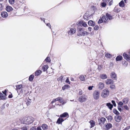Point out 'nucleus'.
Returning a JSON list of instances; mask_svg holds the SVG:
<instances>
[{
  "instance_id": "5fc2aeb1",
  "label": "nucleus",
  "mask_w": 130,
  "mask_h": 130,
  "mask_svg": "<svg viewBox=\"0 0 130 130\" xmlns=\"http://www.w3.org/2000/svg\"><path fill=\"white\" fill-rule=\"evenodd\" d=\"M66 83H68L69 84H70V83L69 81V79L68 78H67V79H66Z\"/></svg>"
},
{
  "instance_id": "e433bc0d",
  "label": "nucleus",
  "mask_w": 130,
  "mask_h": 130,
  "mask_svg": "<svg viewBox=\"0 0 130 130\" xmlns=\"http://www.w3.org/2000/svg\"><path fill=\"white\" fill-rule=\"evenodd\" d=\"M113 112L117 115H118L119 114L118 111L116 109H114L113 110Z\"/></svg>"
},
{
  "instance_id": "4c0bfd02",
  "label": "nucleus",
  "mask_w": 130,
  "mask_h": 130,
  "mask_svg": "<svg viewBox=\"0 0 130 130\" xmlns=\"http://www.w3.org/2000/svg\"><path fill=\"white\" fill-rule=\"evenodd\" d=\"M105 57L108 58H110L112 57V55L109 53H107L105 54Z\"/></svg>"
},
{
  "instance_id": "a19ab883",
  "label": "nucleus",
  "mask_w": 130,
  "mask_h": 130,
  "mask_svg": "<svg viewBox=\"0 0 130 130\" xmlns=\"http://www.w3.org/2000/svg\"><path fill=\"white\" fill-rule=\"evenodd\" d=\"M80 79L82 81H84L85 80V77L83 75H81L80 77Z\"/></svg>"
},
{
  "instance_id": "8fccbe9b",
  "label": "nucleus",
  "mask_w": 130,
  "mask_h": 130,
  "mask_svg": "<svg viewBox=\"0 0 130 130\" xmlns=\"http://www.w3.org/2000/svg\"><path fill=\"white\" fill-rule=\"evenodd\" d=\"M30 101H28L26 103V104L27 106H29L30 104L31 103V100H30Z\"/></svg>"
},
{
  "instance_id": "0eeeda50",
  "label": "nucleus",
  "mask_w": 130,
  "mask_h": 130,
  "mask_svg": "<svg viewBox=\"0 0 130 130\" xmlns=\"http://www.w3.org/2000/svg\"><path fill=\"white\" fill-rule=\"evenodd\" d=\"M86 99L85 98V95H83L79 97V101L81 102H83L86 101Z\"/></svg>"
},
{
  "instance_id": "49530a36",
  "label": "nucleus",
  "mask_w": 130,
  "mask_h": 130,
  "mask_svg": "<svg viewBox=\"0 0 130 130\" xmlns=\"http://www.w3.org/2000/svg\"><path fill=\"white\" fill-rule=\"evenodd\" d=\"M99 28V26L98 25H96L94 27V29L95 30H97Z\"/></svg>"
},
{
  "instance_id": "864d4df0",
  "label": "nucleus",
  "mask_w": 130,
  "mask_h": 130,
  "mask_svg": "<svg viewBox=\"0 0 130 130\" xmlns=\"http://www.w3.org/2000/svg\"><path fill=\"white\" fill-rule=\"evenodd\" d=\"M93 87V86H89L88 87V89L89 90H91L92 89V88Z\"/></svg>"
},
{
  "instance_id": "412c9836",
  "label": "nucleus",
  "mask_w": 130,
  "mask_h": 130,
  "mask_svg": "<svg viewBox=\"0 0 130 130\" xmlns=\"http://www.w3.org/2000/svg\"><path fill=\"white\" fill-rule=\"evenodd\" d=\"M123 59L122 56L121 55L117 56L116 58V60L117 61H120Z\"/></svg>"
},
{
  "instance_id": "c756f323",
  "label": "nucleus",
  "mask_w": 130,
  "mask_h": 130,
  "mask_svg": "<svg viewBox=\"0 0 130 130\" xmlns=\"http://www.w3.org/2000/svg\"><path fill=\"white\" fill-rule=\"evenodd\" d=\"M41 127L44 130L47 129L48 127L47 125L45 124H43L41 126Z\"/></svg>"
},
{
  "instance_id": "9b49d317",
  "label": "nucleus",
  "mask_w": 130,
  "mask_h": 130,
  "mask_svg": "<svg viewBox=\"0 0 130 130\" xmlns=\"http://www.w3.org/2000/svg\"><path fill=\"white\" fill-rule=\"evenodd\" d=\"M1 15L3 18H6L8 16V14L6 12H2Z\"/></svg>"
},
{
  "instance_id": "cd10ccee",
  "label": "nucleus",
  "mask_w": 130,
  "mask_h": 130,
  "mask_svg": "<svg viewBox=\"0 0 130 130\" xmlns=\"http://www.w3.org/2000/svg\"><path fill=\"white\" fill-rule=\"evenodd\" d=\"M106 118L107 119L108 121H109L110 122H111V121L113 119L112 117L110 115H109L108 116L106 117Z\"/></svg>"
},
{
  "instance_id": "f257e3e1",
  "label": "nucleus",
  "mask_w": 130,
  "mask_h": 130,
  "mask_svg": "<svg viewBox=\"0 0 130 130\" xmlns=\"http://www.w3.org/2000/svg\"><path fill=\"white\" fill-rule=\"evenodd\" d=\"M112 19V17L110 14L106 13V15H103L101 19L100 18L98 21V24H100L103 23V19L104 20V22L106 23L107 22L108 20H111Z\"/></svg>"
},
{
  "instance_id": "79ce46f5",
  "label": "nucleus",
  "mask_w": 130,
  "mask_h": 130,
  "mask_svg": "<svg viewBox=\"0 0 130 130\" xmlns=\"http://www.w3.org/2000/svg\"><path fill=\"white\" fill-rule=\"evenodd\" d=\"M9 1L11 4H13L14 3L15 0H9Z\"/></svg>"
},
{
  "instance_id": "de8ad7c7",
  "label": "nucleus",
  "mask_w": 130,
  "mask_h": 130,
  "mask_svg": "<svg viewBox=\"0 0 130 130\" xmlns=\"http://www.w3.org/2000/svg\"><path fill=\"white\" fill-rule=\"evenodd\" d=\"M118 105L119 106H120V107H122V106L123 105V103L122 102L120 101L118 103Z\"/></svg>"
},
{
  "instance_id": "37998d69",
  "label": "nucleus",
  "mask_w": 130,
  "mask_h": 130,
  "mask_svg": "<svg viewBox=\"0 0 130 130\" xmlns=\"http://www.w3.org/2000/svg\"><path fill=\"white\" fill-rule=\"evenodd\" d=\"M106 6V4L104 2L102 3H101V6L102 7H105Z\"/></svg>"
},
{
  "instance_id": "393cba45",
  "label": "nucleus",
  "mask_w": 130,
  "mask_h": 130,
  "mask_svg": "<svg viewBox=\"0 0 130 130\" xmlns=\"http://www.w3.org/2000/svg\"><path fill=\"white\" fill-rule=\"evenodd\" d=\"M42 71L40 70H37L35 72V75L36 76H38L41 73Z\"/></svg>"
},
{
  "instance_id": "6e6d98bb",
  "label": "nucleus",
  "mask_w": 130,
  "mask_h": 130,
  "mask_svg": "<svg viewBox=\"0 0 130 130\" xmlns=\"http://www.w3.org/2000/svg\"><path fill=\"white\" fill-rule=\"evenodd\" d=\"M2 92L5 95H6L7 90L6 89L4 91H3Z\"/></svg>"
},
{
  "instance_id": "20e7f679",
  "label": "nucleus",
  "mask_w": 130,
  "mask_h": 130,
  "mask_svg": "<svg viewBox=\"0 0 130 130\" xmlns=\"http://www.w3.org/2000/svg\"><path fill=\"white\" fill-rule=\"evenodd\" d=\"M100 92L98 90H95L93 92V95L94 99L95 100H97L99 98Z\"/></svg>"
},
{
  "instance_id": "f03ea898",
  "label": "nucleus",
  "mask_w": 130,
  "mask_h": 130,
  "mask_svg": "<svg viewBox=\"0 0 130 130\" xmlns=\"http://www.w3.org/2000/svg\"><path fill=\"white\" fill-rule=\"evenodd\" d=\"M33 122V118L31 117H26L24 121V124H29Z\"/></svg>"
},
{
  "instance_id": "dca6fc26",
  "label": "nucleus",
  "mask_w": 130,
  "mask_h": 130,
  "mask_svg": "<svg viewBox=\"0 0 130 130\" xmlns=\"http://www.w3.org/2000/svg\"><path fill=\"white\" fill-rule=\"evenodd\" d=\"M115 116V121L117 122H119L121 120V116H117L116 117Z\"/></svg>"
},
{
  "instance_id": "13d9d810",
  "label": "nucleus",
  "mask_w": 130,
  "mask_h": 130,
  "mask_svg": "<svg viewBox=\"0 0 130 130\" xmlns=\"http://www.w3.org/2000/svg\"><path fill=\"white\" fill-rule=\"evenodd\" d=\"M130 128V126H128L123 129V130H128Z\"/></svg>"
},
{
  "instance_id": "2eb2a0df",
  "label": "nucleus",
  "mask_w": 130,
  "mask_h": 130,
  "mask_svg": "<svg viewBox=\"0 0 130 130\" xmlns=\"http://www.w3.org/2000/svg\"><path fill=\"white\" fill-rule=\"evenodd\" d=\"M13 9L11 6H8L6 7V10L8 12H10L12 11Z\"/></svg>"
},
{
  "instance_id": "39448f33",
  "label": "nucleus",
  "mask_w": 130,
  "mask_h": 130,
  "mask_svg": "<svg viewBox=\"0 0 130 130\" xmlns=\"http://www.w3.org/2000/svg\"><path fill=\"white\" fill-rule=\"evenodd\" d=\"M106 121V119L104 117L101 118L100 119L98 120L99 124L102 125L104 124L105 122Z\"/></svg>"
},
{
  "instance_id": "c03bdc74",
  "label": "nucleus",
  "mask_w": 130,
  "mask_h": 130,
  "mask_svg": "<svg viewBox=\"0 0 130 130\" xmlns=\"http://www.w3.org/2000/svg\"><path fill=\"white\" fill-rule=\"evenodd\" d=\"M110 88L112 89H115V86L114 85H111L110 86Z\"/></svg>"
},
{
  "instance_id": "b1692460",
  "label": "nucleus",
  "mask_w": 130,
  "mask_h": 130,
  "mask_svg": "<svg viewBox=\"0 0 130 130\" xmlns=\"http://www.w3.org/2000/svg\"><path fill=\"white\" fill-rule=\"evenodd\" d=\"M119 6L121 7H124L125 4L123 0L121 1L119 3Z\"/></svg>"
},
{
  "instance_id": "338daca9",
  "label": "nucleus",
  "mask_w": 130,
  "mask_h": 130,
  "mask_svg": "<svg viewBox=\"0 0 130 130\" xmlns=\"http://www.w3.org/2000/svg\"><path fill=\"white\" fill-rule=\"evenodd\" d=\"M123 64H124L125 65H126V66H127V65L128 64V63L126 61H125L124 63Z\"/></svg>"
},
{
  "instance_id": "4468645a",
  "label": "nucleus",
  "mask_w": 130,
  "mask_h": 130,
  "mask_svg": "<svg viewBox=\"0 0 130 130\" xmlns=\"http://www.w3.org/2000/svg\"><path fill=\"white\" fill-rule=\"evenodd\" d=\"M87 32L86 31H84L82 32H80L78 34V36H85L86 34L87 35Z\"/></svg>"
},
{
  "instance_id": "5701e85b",
  "label": "nucleus",
  "mask_w": 130,
  "mask_h": 130,
  "mask_svg": "<svg viewBox=\"0 0 130 130\" xmlns=\"http://www.w3.org/2000/svg\"><path fill=\"white\" fill-rule=\"evenodd\" d=\"M89 123H90V124L91 125V128L93 127L95 125V122L93 120H91L89 122Z\"/></svg>"
},
{
  "instance_id": "473e14b6",
  "label": "nucleus",
  "mask_w": 130,
  "mask_h": 130,
  "mask_svg": "<svg viewBox=\"0 0 130 130\" xmlns=\"http://www.w3.org/2000/svg\"><path fill=\"white\" fill-rule=\"evenodd\" d=\"M0 97L2 99L5 100L6 99V97L5 95L2 94L1 93H0Z\"/></svg>"
},
{
  "instance_id": "f8f14e48",
  "label": "nucleus",
  "mask_w": 130,
  "mask_h": 130,
  "mask_svg": "<svg viewBox=\"0 0 130 130\" xmlns=\"http://www.w3.org/2000/svg\"><path fill=\"white\" fill-rule=\"evenodd\" d=\"M106 83L108 85L112 84L113 83L114 81L112 79H108L106 80Z\"/></svg>"
},
{
  "instance_id": "423d86ee",
  "label": "nucleus",
  "mask_w": 130,
  "mask_h": 130,
  "mask_svg": "<svg viewBox=\"0 0 130 130\" xmlns=\"http://www.w3.org/2000/svg\"><path fill=\"white\" fill-rule=\"evenodd\" d=\"M104 85L103 83L100 82L97 86V87L99 89L102 90L104 88Z\"/></svg>"
},
{
  "instance_id": "bb28decb",
  "label": "nucleus",
  "mask_w": 130,
  "mask_h": 130,
  "mask_svg": "<svg viewBox=\"0 0 130 130\" xmlns=\"http://www.w3.org/2000/svg\"><path fill=\"white\" fill-rule=\"evenodd\" d=\"M107 76L106 74H101L100 76V78L103 79H105L107 78Z\"/></svg>"
},
{
  "instance_id": "e2e57ef3",
  "label": "nucleus",
  "mask_w": 130,
  "mask_h": 130,
  "mask_svg": "<svg viewBox=\"0 0 130 130\" xmlns=\"http://www.w3.org/2000/svg\"><path fill=\"white\" fill-rule=\"evenodd\" d=\"M5 107V106L4 105H3L1 107V109L2 110H3L4 109Z\"/></svg>"
},
{
  "instance_id": "9d476101",
  "label": "nucleus",
  "mask_w": 130,
  "mask_h": 130,
  "mask_svg": "<svg viewBox=\"0 0 130 130\" xmlns=\"http://www.w3.org/2000/svg\"><path fill=\"white\" fill-rule=\"evenodd\" d=\"M123 55L124 58L127 61H129L130 60V57L125 53H124L123 54Z\"/></svg>"
},
{
  "instance_id": "58836bf2",
  "label": "nucleus",
  "mask_w": 130,
  "mask_h": 130,
  "mask_svg": "<svg viewBox=\"0 0 130 130\" xmlns=\"http://www.w3.org/2000/svg\"><path fill=\"white\" fill-rule=\"evenodd\" d=\"M60 99H60L59 102H60L61 103H62V105H64L66 103L64 102V101L63 99L61 98Z\"/></svg>"
},
{
  "instance_id": "4d7b16f0",
  "label": "nucleus",
  "mask_w": 130,
  "mask_h": 130,
  "mask_svg": "<svg viewBox=\"0 0 130 130\" xmlns=\"http://www.w3.org/2000/svg\"><path fill=\"white\" fill-rule=\"evenodd\" d=\"M60 98H60V97H58V98H56V99H55V101H59L60 99H61Z\"/></svg>"
},
{
  "instance_id": "a211bd4d",
  "label": "nucleus",
  "mask_w": 130,
  "mask_h": 130,
  "mask_svg": "<svg viewBox=\"0 0 130 130\" xmlns=\"http://www.w3.org/2000/svg\"><path fill=\"white\" fill-rule=\"evenodd\" d=\"M79 25H82L84 27H86L87 26V24L86 23L83 21H79L78 23Z\"/></svg>"
},
{
  "instance_id": "1a4fd4ad",
  "label": "nucleus",
  "mask_w": 130,
  "mask_h": 130,
  "mask_svg": "<svg viewBox=\"0 0 130 130\" xmlns=\"http://www.w3.org/2000/svg\"><path fill=\"white\" fill-rule=\"evenodd\" d=\"M76 32V29L74 28H71L70 31H69L68 32V34L69 35H72L74 34Z\"/></svg>"
},
{
  "instance_id": "6e6552de",
  "label": "nucleus",
  "mask_w": 130,
  "mask_h": 130,
  "mask_svg": "<svg viewBox=\"0 0 130 130\" xmlns=\"http://www.w3.org/2000/svg\"><path fill=\"white\" fill-rule=\"evenodd\" d=\"M111 78L113 80H116L117 75L114 72H112L110 74Z\"/></svg>"
},
{
  "instance_id": "7ed1b4c3",
  "label": "nucleus",
  "mask_w": 130,
  "mask_h": 130,
  "mask_svg": "<svg viewBox=\"0 0 130 130\" xmlns=\"http://www.w3.org/2000/svg\"><path fill=\"white\" fill-rule=\"evenodd\" d=\"M109 91L107 88L103 90L101 93V96L103 98L107 97L109 95Z\"/></svg>"
},
{
  "instance_id": "603ef678",
  "label": "nucleus",
  "mask_w": 130,
  "mask_h": 130,
  "mask_svg": "<svg viewBox=\"0 0 130 130\" xmlns=\"http://www.w3.org/2000/svg\"><path fill=\"white\" fill-rule=\"evenodd\" d=\"M121 107H120V106H118V110L120 111H122V110Z\"/></svg>"
},
{
  "instance_id": "a18cd8bd",
  "label": "nucleus",
  "mask_w": 130,
  "mask_h": 130,
  "mask_svg": "<svg viewBox=\"0 0 130 130\" xmlns=\"http://www.w3.org/2000/svg\"><path fill=\"white\" fill-rule=\"evenodd\" d=\"M111 102L113 104V106L114 107H116V103L115 101L114 100H112L111 101Z\"/></svg>"
},
{
  "instance_id": "69168bd1",
  "label": "nucleus",
  "mask_w": 130,
  "mask_h": 130,
  "mask_svg": "<svg viewBox=\"0 0 130 130\" xmlns=\"http://www.w3.org/2000/svg\"><path fill=\"white\" fill-rule=\"evenodd\" d=\"M37 130H42L40 126H38L37 128Z\"/></svg>"
},
{
  "instance_id": "ea45409f",
  "label": "nucleus",
  "mask_w": 130,
  "mask_h": 130,
  "mask_svg": "<svg viewBox=\"0 0 130 130\" xmlns=\"http://www.w3.org/2000/svg\"><path fill=\"white\" fill-rule=\"evenodd\" d=\"M113 11L114 12H119V9H118L116 7H115Z\"/></svg>"
},
{
  "instance_id": "f704fd0d",
  "label": "nucleus",
  "mask_w": 130,
  "mask_h": 130,
  "mask_svg": "<svg viewBox=\"0 0 130 130\" xmlns=\"http://www.w3.org/2000/svg\"><path fill=\"white\" fill-rule=\"evenodd\" d=\"M88 14L87 13H85L84 15V19L85 21H87L89 20V19H88Z\"/></svg>"
},
{
  "instance_id": "ddd939ff",
  "label": "nucleus",
  "mask_w": 130,
  "mask_h": 130,
  "mask_svg": "<svg viewBox=\"0 0 130 130\" xmlns=\"http://www.w3.org/2000/svg\"><path fill=\"white\" fill-rule=\"evenodd\" d=\"M112 127V125L110 123H107L105 126V127L106 128V129L107 130H108Z\"/></svg>"
},
{
  "instance_id": "72a5a7b5",
  "label": "nucleus",
  "mask_w": 130,
  "mask_h": 130,
  "mask_svg": "<svg viewBox=\"0 0 130 130\" xmlns=\"http://www.w3.org/2000/svg\"><path fill=\"white\" fill-rule=\"evenodd\" d=\"M45 61L46 62H50L51 60L50 57L48 56L45 59Z\"/></svg>"
},
{
  "instance_id": "f3484780",
  "label": "nucleus",
  "mask_w": 130,
  "mask_h": 130,
  "mask_svg": "<svg viewBox=\"0 0 130 130\" xmlns=\"http://www.w3.org/2000/svg\"><path fill=\"white\" fill-rule=\"evenodd\" d=\"M106 106H107L108 108L110 110L112 109L113 107V105L110 103H107Z\"/></svg>"
},
{
  "instance_id": "a878e982",
  "label": "nucleus",
  "mask_w": 130,
  "mask_h": 130,
  "mask_svg": "<svg viewBox=\"0 0 130 130\" xmlns=\"http://www.w3.org/2000/svg\"><path fill=\"white\" fill-rule=\"evenodd\" d=\"M67 116H69L68 113L67 112H65L62 114L60 115V117L61 118L65 117H67Z\"/></svg>"
},
{
  "instance_id": "09e8293b",
  "label": "nucleus",
  "mask_w": 130,
  "mask_h": 130,
  "mask_svg": "<svg viewBox=\"0 0 130 130\" xmlns=\"http://www.w3.org/2000/svg\"><path fill=\"white\" fill-rule=\"evenodd\" d=\"M63 77L62 76H61L59 78H57V80L58 81H62V80Z\"/></svg>"
},
{
  "instance_id": "aec40b11",
  "label": "nucleus",
  "mask_w": 130,
  "mask_h": 130,
  "mask_svg": "<svg viewBox=\"0 0 130 130\" xmlns=\"http://www.w3.org/2000/svg\"><path fill=\"white\" fill-rule=\"evenodd\" d=\"M48 65H44L42 67V68L43 70V71L44 72H45L46 71L47 69H48Z\"/></svg>"
},
{
  "instance_id": "7c9ffc66",
  "label": "nucleus",
  "mask_w": 130,
  "mask_h": 130,
  "mask_svg": "<svg viewBox=\"0 0 130 130\" xmlns=\"http://www.w3.org/2000/svg\"><path fill=\"white\" fill-rule=\"evenodd\" d=\"M34 77V76L33 74H31L30 75L29 77V81L31 82L32 81Z\"/></svg>"
},
{
  "instance_id": "4be33fe9",
  "label": "nucleus",
  "mask_w": 130,
  "mask_h": 130,
  "mask_svg": "<svg viewBox=\"0 0 130 130\" xmlns=\"http://www.w3.org/2000/svg\"><path fill=\"white\" fill-rule=\"evenodd\" d=\"M70 86L68 85H65L62 87V89L63 90H64L66 89H67L68 88H70Z\"/></svg>"
},
{
  "instance_id": "680f3d73",
  "label": "nucleus",
  "mask_w": 130,
  "mask_h": 130,
  "mask_svg": "<svg viewBox=\"0 0 130 130\" xmlns=\"http://www.w3.org/2000/svg\"><path fill=\"white\" fill-rule=\"evenodd\" d=\"M113 3V1H112V0L110 2H109V5H110V6L111 5L112 3Z\"/></svg>"
},
{
  "instance_id": "6ab92c4d",
  "label": "nucleus",
  "mask_w": 130,
  "mask_h": 130,
  "mask_svg": "<svg viewBox=\"0 0 130 130\" xmlns=\"http://www.w3.org/2000/svg\"><path fill=\"white\" fill-rule=\"evenodd\" d=\"M88 24L89 26H94L95 25V23L92 20H90L88 22Z\"/></svg>"
},
{
  "instance_id": "0e129e2a",
  "label": "nucleus",
  "mask_w": 130,
  "mask_h": 130,
  "mask_svg": "<svg viewBox=\"0 0 130 130\" xmlns=\"http://www.w3.org/2000/svg\"><path fill=\"white\" fill-rule=\"evenodd\" d=\"M2 5L0 4V10H2Z\"/></svg>"
},
{
  "instance_id": "c9c22d12",
  "label": "nucleus",
  "mask_w": 130,
  "mask_h": 130,
  "mask_svg": "<svg viewBox=\"0 0 130 130\" xmlns=\"http://www.w3.org/2000/svg\"><path fill=\"white\" fill-rule=\"evenodd\" d=\"M16 90H20L21 89L22 87V86L21 85H16Z\"/></svg>"
},
{
  "instance_id": "2f4dec72",
  "label": "nucleus",
  "mask_w": 130,
  "mask_h": 130,
  "mask_svg": "<svg viewBox=\"0 0 130 130\" xmlns=\"http://www.w3.org/2000/svg\"><path fill=\"white\" fill-rule=\"evenodd\" d=\"M128 101V99L127 98H124L123 100V103L125 104L127 103Z\"/></svg>"
},
{
  "instance_id": "052dcab7",
  "label": "nucleus",
  "mask_w": 130,
  "mask_h": 130,
  "mask_svg": "<svg viewBox=\"0 0 130 130\" xmlns=\"http://www.w3.org/2000/svg\"><path fill=\"white\" fill-rule=\"evenodd\" d=\"M46 25L47 26H48L50 28V29H51V25H50V23H48L46 24Z\"/></svg>"
},
{
  "instance_id": "774afa93",
  "label": "nucleus",
  "mask_w": 130,
  "mask_h": 130,
  "mask_svg": "<svg viewBox=\"0 0 130 130\" xmlns=\"http://www.w3.org/2000/svg\"><path fill=\"white\" fill-rule=\"evenodd\" d=\"M102 67L101 66H98V69L99 70H100L102 68Z\"/></svg>"
},
{
  "instance_id": "3c124183",
  "label": "nucleus",
  "mask_w": 130,
  "mask_h": 130,
  "mask_svg": "<svg viewBox=\"0 0 130 130\" xmlns=\"http://www.w3.org/2000/svg\"><path fill=\"white\" fill-rule=\"evenodd\" d=\"M123 107L125 109H126L127 110H128L129 109L128 107L126 105H124V106H123Z\"/></svg>"
},
{
  "instance_id": "c85d7f7f",
  "label": "nucleus",
  "mask_w": 130,
  "mask_h": 130,
  "mask_svg": "<svg viewBox=\"0 0 130 130\" xmlns=\"http://www.w3.org/2000/svg\"><path fill=\"white\" fill-rule=\"evenodd\" d=\"M64 121L63 119L62 118H59L56 122V123H58L59 124L61 123Z\"/></svg>"
},
{
  "instance_id": "bf43d9fd",
  "label": "nucleus",
  "mask_w": 130,
  "mask_h": 130,
  "mask_svg": "<svg viewBox=\"0 0 130 130\" xmlns=\"http://www.w3.org/2000/svg\"><path fill=\"white\" fill-rule=\"evenodd\" d=\"M84 30L83 29V28L80 27L78 28V31H83Z\"/></svg>"
}]
</instances>
